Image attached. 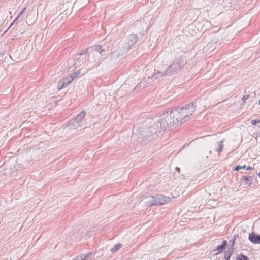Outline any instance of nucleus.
<instances>
[{
	"mask_svg": "<svg viewBox=\"0 0 260 260\" xmlns=\"http://www.w3.org/2000/svg\"><path fill=\"white\" fill-rule=\"evenodd\" d=\"M195 111L193 104L168 111L165 116L168 122L173 125H180L191 117Z\"/></svg>",
	"mask_w": 260,
	"mask_h": 260,
	"instance_id": "1",
	"label": "nucleus"
},
{
	"mask_svg": "<svg viewBox=\"0 0 260 260\" xmlns=\"http://www.w3.org/2000/svg\"><path fill=\"white\" fill-rule=\"evenodd\" d=\"M80 73V70L73 73L69 75L64 77L58 83L57 88L59 90L67 87L77 76Z\"/></svg>",
	"mask_w": 260,
	"mask_h": 260,
	"instance_id": "2",
	"label": "nucleus"
},
{
	"mask_svg": "<svg viewBox=\"0 0 260 260\" xmlns=\"http://www.w3.org/2000/svg\"><path fill=\"white\" fill-rule=\"evenodd\" d=\"M171 198L167 196L160 195L153 199L152 205L160 206L170 202Z\"/></svg>",
	"mask_w": 260,
	"mask_h": 260,
	"instance_id": "3",
	"label": "nucleus"
},
{
	"mask_svg": "<svg viewBox=\"0 0 260 260\" xmlns=\"http://www.w3.org/2000/svg\"><path fill=\"white\" fill-rule=\"evenodd\" d=\"M249 240L254 244H260V235H257L254 233L249 235Z\"/></svg>",
	"mask_w": 260,
	"mask_h": 260,
	"instance_id": "4",
	"label": "nucleus"
},
{
	"mask_svg": "<svg viewBox=\"0 0 260 260\" xmlns=\"http://www.w3.org/2000/svg\"><path fill=\"white\" fill-rule=\"evenodd\" d=\"M227 245V242L226 240L223 241L222 244L217 247V250L220 252L225 248Z\"/></svg>",
	"mask_w": 260,
	"mask_h": 260,
	"instance_id": "5",
	"label": "nucleus"
},
{
	"mask_svg": "<svg viewBox=\"0 0 260 260\" xmlns=\"http://www.w3.org/2000/svg\"><path fill=\"white\" fill-rule=\"evenodd\" d=\"M122 247V245L120 243H118L115 245V246L111 249L112 252H115L120 249Z\"/></svg>",
	"mask_w": 260,
	"mask_h": 260,
	"instance_id": "6",
	"label": "nucleus"
},
{
	"mask_svg": "<svg viewBox=\"0 0 260 260\" xmlns=\"http://www.w3.org/2000/svg\"><path fill=\"white\" fill-rule=\"evenodd\" d=\"M223 141H221L219 143V147L217 149V151L219 153V154H220L222 152V151L223 150Z\"/></svg>",
	"mask_w": 260,
	"mask_h": 260,
	"instance_id": "7",
	"label": "nucleus"
},
{
	"mask_svg": "<svg viewBox=\"0 0 260 260\" xmlns=\"http://www.w3.org/2000/svg\"><path fill=\"white\" fill-rule=\"evenodd\" d=\"M236 260H248V257L244 255H240L237 257Z\"/></svg>",
	"mask_w": 260,
	"mask_h": 260,
	"instance_id": "8",
	"label": "nucleus"
},
{
	"mask_svg": "<svg viewBox=\"0 0 260 260\" xmlns=\"http://www.w3.org/2000/svg\"><path fill=\"white\" fill-rule=\"evenodd\" d=\"M74 260H88V259L87 256H77Z\"/></svg>",
	"mask_w": 260,
	"mask_h": 260,
	"instance_id": "9",
	"label": "nucleus"
},
{
	"mask_svg": "<svg viewBox=\"0 0 260 260\" xmlns=\"http://www.w3.org/2000/svg\"><path fill=\"white\" fill-rule=\"evenodd\" d=\"M245 168H246L245 165H244L242 166H237L235 168L234 170L235 171H239L241 169H245Z\"/></svg>",
	"mask_w": 260,
	"mask_h": 260,
	"instance_id": "10",
	"label": "nucleus"
},
{
	"mask_svg": "<svg viewBox=\"0 0 260 260\" xmlns=\"http://www.w3.org/2000/svg\"><path fill=\"white\" fill-rule=\"evenodd\" d=\"M251 123L252 125H256L260 123V119L258 120H252Z\"/></svg>",
	"mask_w": 260,
	"mask_h": 260,
	"instance_id": "11",
	"label": "nucleus"
},
{
	"mask_svg": "<svg viewBox=\"0 0 260 260\" xmlns=\"http://www.w3.org/2000/svg\"><path fill=\"white\" fill-rule=\"evenodd\" d=\"M85 113L84 112L80 113L77 117V119L84 118Z\"/></svg>",
	"mask_w": 260,
	"mask_h": 260,
	"instance_id": "12",
	"label": "nucleus"
},
{
	"mask_svg": "<svg viewBox=\"0 0 260 260\" xmlns=\"http://www.w3.org/2000/svg\"><path fill=\"white\" fill-rule=\"evenodd\" d=\"M249 98V95L247 94V95H244L243 97H242V101L243 102V103L245 102V101Z\"/></svg>",
	"mask_w": 260,
	"mask_h": 260,
	"instance_id": "13",
	"label": "nucleus"
},
{
	"mask_svg": "<svg viewBox=\"0 0 260 260\" xmlns=\"http://www.w3.org/2000/svg\"><path fill=\"white\" fill-rule=\"evenodd\" d=\"M131 37L132 38V39L134 40V42L135 43L137 41V37L135 35H132V36H131Z\"/></svg>",
	"mask_w": 260,
	"mask_h": 260,
	"instance_id": "14",
	"label": "nucleus"
},
{
	"mask_svg": "<svg viewBox=\"0 0 260 260\" xmlns=\"http://www.w3.org/2000/svg\"><path fill=\"white\" fill-rule=\"evenodd\" d=\"M246 169L247 170H252L253 169V168L252 167H249V166H248L247 167H246Z\"/></svg>",
	"mask_w": 260,
	"mask_h": 260,
	"instance_id": "15",
	"label": "nucleus"
},
{
	"mask_svg": "<svg viewBox=\"0 0 260 260\" xmlns=\"http://www.w3.org/2000/svg\"><path fill=\"white\" fill-rule=\"evenodd\" d=\"M175 170H176L177 171H178V173H179V172H180V169L179 167H176L175 168Z\"/></svg>",
	"mask_w": 260,
	"mask_h": 260,
	"instance_id": "16",
	"label": "nucleus"
},
{
	"mask_svg": "<svg viewBox=\"0 0 260 260\" xmlns=\"http://www.w3.org/2000/svg\"><path fill=\"white\" fill-rule=\"evenodd\" d=\"M258 175L259 177L260 178V171H259V173H258Z\"/></svg>",
	"mask_w": 260,
	"mask_h": 260,
	"instance_id": "17",
	"label": "nucleus"
},
{
	"mask_svg": "<svg viewBox=\"0 0 260 260\" xmlns=\"http://www.w3.org/2000/svg\"><path fill=\"white\" fill-rule=\"evenodd\" d=\"M98 48H99L98 49H101V46H99Z\"/></svg>",
	"mask_w": 260,
	"mask_h": 260,
	"instance_id": "18",
	"label": "nucleus"
}]
</instances>
